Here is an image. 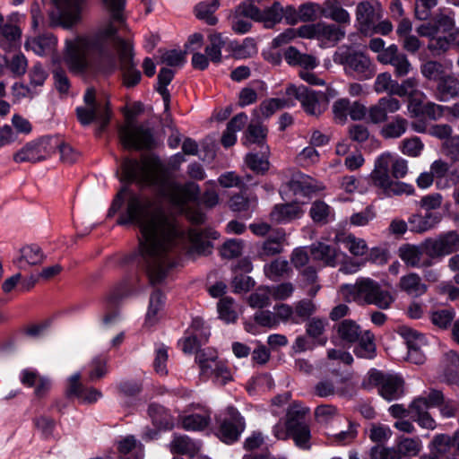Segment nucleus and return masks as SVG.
<instances>
[{
	"mask_svg": "<svg viewBox=\"0 0 459 459\" xmlns=\"http://www.w3.org/2000/svg\"><path fill=\"white\" fill-rule=\"evenodd\" d=\"M174 78V71L169 68H161L158 74V87L157 91L161 95L164 101L165 108H169V91L167 86Z\"/></svg>",
	"mask_w": 459,
	"mask_h": 459,
	"instance_id": "obj_49",
	"label": "nucleus"
},
{
	"mask_svg": "<svg viewBox=\"0 0 459 459\" xmlns=\"http://www.w3.org/2000/svg\"><path fill=\"white\" fill-rule=\"evenodd\" d=\"M370 380L377 385L379 394L388 402L397 400L403 394V381L396 375L376 370L370 374Z\"/></svg>",
	"mask_w": 459,
	"mask_h": 459,
	"instance_id": "obj_13",
	"label": "nucleus"
},
{
	"mask_svg": "<svg viewBox=\"0 0 459 459\" xmlns=\"http://www.w3.org/2000/svg\"><path fill=\"white\" fill-rule=\"evenodd\" d=\"M357 342L358 345L354 349L356 356L368 359H371L376 356L374 335L369 331H364Z\"/></svg>",
	"mask_w": 459,
	"mask_h": 459,
	"instance_id": "obj_38",
	"label": "nucleus"
},
{
	"mask_svg": "<svg viewBox=\"0 0 459 459\" xmlns=\"http://www.w3.org/2000/svg\"><path fill=\"white\" fill-rule=\"evenodd\" d=\"M399 149L404 155L410 157H418L421 154L424 149V143L419 137L413 136L403 139L400 143Z\"/></svg>",
	"mask_w": 459,
	"mask_h": 459,
	"instance_id": "obj_58",
	"label": "nucleus"
},
{
	"mask_svg": "<svg viewBox=\"0 0 459 459\" xmlns=\"http://www.w3.org/2000/svg\"><path fill=\"white\" fill-rule=\"evenodd\" d=\"M59 139L54 136H45L26 143L13 155L15 162H38L48 158L56 152Z\"/></svg>",
	"mask_w": 459,
	"mask_h": 459,
	"instance_id": "obj_9",
	"label": "nucleus"
},
{
	"mask_svg": "<svg viewBox=\"0 0 459 459\" xmlns=\"http://www.w3.org/2000/svg\"><path fill=\"white\" fill-rule=\"evenodd\" d=\"M126 198V208L118 223H133L140 229L142 264L151 283H160L169 268L175 265L174 248L186 245L190 254L209 253L210 245L203 234L192 229L186 232L177 217L164 209L154 198L123 188L115 197L108 216L116 213Z\"/></svg>",
	"mask_w": 459,
	"mask_h": 459,
	"instance_id": "obj_1",
	"label": "nucleus"
},
{
	"mask_svg": "<svg viewBox=\"0 0 459 459\" xmlns=\"http://www.w3.org/2000/svg\"><path fill=\"white\" fill-rule=\"evenodd\" d=\"M219 0H206L200 2L195 7V16L204 21L209 25H215L218 19L213 15L216 10L220 7Z\"/></svg>",
	"mask_w": 459,
	"mask_h": 459,
	"instance_id": "obj_35",
	"label": "nucleus"
},
{
	"mask_svg": "<svg viewBox=\"0 0 459 459\" xmlns=\"http://www.w3.org/2000/svg\"><path fill=\"white\" fill-rule=\"evenodd\" d=\"M407 127L408 121L400 116H396L382 127L380 134L385 139L399 138L405 134Z\"/></svg>",
	"mask_w": 459,
	"mask_h": 459,
	"instance_id": "obj_40",
	"label": "nucleus"
},
{
	"mask_svg": "<svg viewBox=\"0 0 459 459\" xmlns=\"http://www.w3.org/2000/svg\"><path fill=\"white\" fill-rule=\"evenodd\" d=\"M432 451L439 456H444L450 453L454 446L453 438L446 434L436 435L431 442Z\"/></svg>",
	"mask_w": 459,
	"mask_h": 459,
	"instance_id": "obj_59",
	"label": "nucleus"
},
{
	"mask_svg": "<svg viewBox=\"0 0 459 459\" xmlns=\"http://www.w3.org/2000/svg\"><path fill=\"white\" fill-rule=\"evenodd\" d=\"M345 29L334 24L325 22H317V31L316 39L320 42L322 47H334L345 38Z\"/></svg>",
	"mask_w": 459,
	"mask_h": 459,
	"instance_id": "obj_20",
	"label": "nucleus"
},
{
	"mask_svg": "<svg viewBox=\"0 0 459 459\" xmlns=\"http://www.w3.org/2000/svg\"><path fill=\"white\" fill-rule=\"evenodd\" d=\"M422 75L428 80L439 81L444 77V65L437 61H427L420 66Z\"/></svg>",
	"mask_w": 459,
	"mask_h": 459,
	"instance_id": "obj_60",
	"label": "nucleus"
},
{
	"mask_svg": "<svg viewBox=\"0 0 459 459\" xmlns=\"http://www.w3.org/2000/svg\"><path fill=\"white\" fill-rule=\"evenodd\" d=\"M119 138L126 149H150L153 144L152 132L149 126L137 124L129 117L119 129Z\"/></svg>",
	"mask_w": 459,
	"mask_h": 459,
	"instance_id": "obj_8",
	"label": "nucleus"
},
{
	"mask_svg": "<svg viewBox=\"0 0 459 459\" xmlns=\"http://www.w3.org/2000/svg\"><path fill=\"white\" fill-rule=\"evenodd\" d=\"M308 412V409L301 403L294 402L290 404L287 411V428L303 424L301 420Z\"/></svg>",
	"mask_w": 459,
	"mask_h": 459,
	"instance_id": "obj_62",
	"label": "nucleus"
},
{
	"mask_svg": "<svg viewBox=\"0 0 459 459\" xmlns=\"http://www.w3.org/2000/svg\"><path fill=\"white\" fill-rule=\"evenodd\" d=\"M430 171L433 174L437 186L438 187H447L450 186V166L442 160H437L430 165Z\"/></svg>",
	"mask_w": 459,
	"mask_h": 459,
	"instance_id": "obj_47",
	"label": "nucleus"
},
{
	"mask_svg": "<svg viewBox=\"0 0 459 459\" xmlns=\"http://www.w3.org/2000/svg\"><path fill=\"white\" fill-rule=\"evenodd\" d=\"M304 211L298 203L281 204L274 205L270 213L271 221L285 224L303 216Z\"/></svg>",
	"mask_w": 459,
	"mask_h": 459,
	"instance_id": "obj_24",
	"label": "nucleus"
},
{
	"mask_svg": "<svg viewBox=\"0 0 459 459\" xmlns=\"http://www.w3.org/2000/svg\"><path fill=\"white\" fill-rule=\"evenodd\" d=\"M425 253L423 246L421 247L413 245H403L399 248L400 258L411 267H429L432 265L431 258L422 259V254Z\"/></svg>",
	"mask_w": 459,
	"mask_h": 459,
	"instance_id": "obj_26",
	"label": "nucleus"
},
{
	"mask_svg": "<svg viewBox=\"0 0 459 459\" xmlns=\"http://www.w3.org/2000/svg\"><path fill=\"white\" fill-rule=\"evenodd\" d=\"M294 105L295 103L291 100H290L289 97L288 99L273 98L263 101L260 104L259 109L264 117H269L277 110L284 108H291Z\"/></svg>",
	"mask_w": 459,
	"mask_h": 459,
	"instance_id": "obj_48",
	"label": "nucleus"
},
{
	"mask_svg": "<svg viewBox=\"0 0 459 459\" xmlns=\"http://www.w3.org/2000/svg\"><path fill=\"white\" fill-rule=\"evenodd\" d=\"M401 102L391 96L380 98L377 102L368 109V118L373 124L384 123L388 118V114L397 112L401 108Z\"/></svg>",
	"mask_w": 459,
	"mask_h": 459,
	"instance_id": "obj_18",
	"label": "nucleus"
},
{
	"mask_svg": "<svg viewBox=\"0 0 459 459\" xmlns=\"http://www.w3.org/2000/svg\"><path fill=\"white\" fill-rule=\"evenodd\" d=\"M371 459H403L397 446H374L370 450Z\"/></svg>",
	"mask_w": 459,
	"mask_h": 459,
	"instance_id": "obj_64",
	"label": "nucleus"
},
{
	"mask_svg": "<svg viewBox=\"0 0 459 459\" xmlns=\"http://www.w3.org/2000/svg\"><path fill=\"white\" fill-rule=\"evenodd\" d=\"M117 54L123 71L124 84L134 87L142 76L133 63L132 47L117 36V30L111 23L94 33L65 40L64 62L74 74L110 73L117 67Z\"/></svg>",
	"mask_w": 459,
	"mask_h": 459,
	"instance_id": "obj_2",
	"label": "nucleus"
},
{
	"mask_svg": "<svg viewBox=\"0 0 459 459\" xmlns=\"http://www.w3.org/2000/svg\"><path fill=\"white\" fill-rule=\"evenodd\" d=\"M107 373V359L102 356L94 357L87 366L88 379L91 382L102 378Z\"/></svg>",
	"mask_w": 459,
	"mask_h": 459,
	"instance_id": "obj_51",
	"label": "nucleus"
},
{
	"mask_svg": "<svg viewBox=\"0 0 459 459\" xmlns=\"http://www.w3.org/2000/svg\"><path fill=\"white\" fill-rule=\"evenodd\" d=\"M272 298L270 287H261L249 296L248 302L252 307L262 308L270 305Z\"/></svg>",
	"mask_w": 459,
	"mask_h": 459,
	"instance_id": "obj_61",
	"label": "nucleus"
},
{
	"mask_svg": "<svg viewBox=\"0 0 459 459\" xmlns=\"http://www.w3.org/2000/svg\"><path fill=\"white\" fill-rule=\"evenodd\" d=\"M244 428L243 417L235 408L230 407L227 416L221 422L218 436L224 443L231 444L238 440Z\"/></svg>",
	"mask_w": 459,
	"mask_h": 459,
	"instance_id": "obj_14",
	"label": "nucleus"
},
{
	"mask_svg": "<svg viewBox=\"0 0 459 459\" xmlns=\"http://www.w3.org/2000/svg\"><path fill=\"white\" fill-rule=\"evenodd\" d=\"M261 148V154L250 152L245 159L247 167L257 174H263L269 169L268 147L262 145Z\"/></svg>",
	"mask_w": 459,
	"mask_h": 459,
	"instance_id": "obj_39",
	"label": "nucleus"
},
{
	"mask_svg": "<svg viewBox=\"0 0 459 459\" xmlns=\"http://www.w3.org/2000/svg\"><path fill=\"white\" fill-rule=\"evenodd\" d=\"M118 450L121 459H143V448L141 443L132 437H126L119 442Z\"/></svg>",
	"mask_w": 459,
	"mask_h": 459,
	"instance_id": "obj_34",
	"label": "nucleus"
},
{
	"mask_svg": "<svg viewBox=\"0 0 459 459\" xmlns=\"http://www.w3.org/2000/svg\"><path fill=\"white\" fill-rule=\"evenodd\" d=\"M310 252L314 259L322 261L326 265H335L337 254L332 246L317 242L311 246Z\"/></svg>",
	"mask_w": 459,
	"mask_h": 459,
	"instance_id": "obj_37",
	"label": "nucleus"
},
{
	"mask_svg": "<svg viewBox=\"0 0 459 459\" xmlns=\"http://www.w3.org/2000/svg\"><path fill=\"white\" fill-rule=\"evenodd\" d=\"M355 15L361 30H369L382 18V5L377 0L359 2L356 6Z\"/></svg>",
	"mask_w": 459,
	"mask_h": 459,
	"instance_id": "obj_17",
	"label": "nucleus"
},
{
	"mask_svg": "<svg viewBox=\"0 0 459 459\" xmlns=\"http://www.w3.org/2000/svg\"><path fill=\"white\" fill-rule=\"evenodd\" d=\"M285 232L282 230H277L273 234L264 241L259 250L260 258L273 256L282 252V242L285 240Z\"/></svg>",
	"mask_w": 459,
	"mask_h": 459,
	"instance_id": "obj_31",
	"label": "nucleus"
},
{
	"mask_svg": "<svg viewBox=\"0 0 459 459\" xmlns=\"http://www.w3.org/2000/svg\"><path fill=\"white\" fill-rule=\"evenodd\" d=\"M443 219L441 212L414 213L408 222L412 232L423 233L434 229Z\"/></svg>",
	"mask_w": 459,
	"mask_h": 459,
	"instance_id": "obj_25",
	"label": "nucleus"
},
{
	"mask_svg": "<svg viewBox=\"0 0 459 459\" xmlns=\"http://www.w3.org/2000/svg\"><path fill=\"white\" fill-rule=\"evenodd\" d=\"M240 11L242 13L249 14L251 20L263 22L265 28L273 27L283 18L282 5L279 2H274L264 10H260L252 3V5H246Z\"/></svg>",
	"mask_w": 459,
	"mask_h": 459,
	"instance_id": "obj_15",
	"label": "nucleus"
},
{
	"mask_svg": "<svg viewBox=\"0 0 459 459\" xmlns=\"http://www.w3.org/2000/svg\"><path fill=\"white\" fill-rule=\"evenodd\" d=\"M423 249L431 260L448 255L459 250V234L455 230L439 234L435 238L427 239Z\"/></svg>",
	"mask_w": 459,
	"mask_h": 459,
	"instance_id": "obj_10",
	"label": "nucleus"
},
{
	"mask_svg": "<svg viewBox=\"0 0 459 459\" xmlns=\"http://www.w3.org/2000/svg\"><path fill=\"white\" fill-rule=\"evenodd\" d=\"M283 56L290 65H299L304 69H314L319 65V61L315 56L301 53L292 46L285 49Z\"/></svg>",
	"mask_w": 459,
	"mask_h": 459,
	"instance_id": "obj_28",
	"label": "nucleus"
},
{
	"mask_svg": "<svg viewBox=\"0 0 459 459\" xmlns=\"http://www.w3.org/2000/svg\"><path fill=\"white\" fill-rule=\"evenodd\" d=\"M334 241L337 244H342L355 256H362L368 250L366 241L363 238H356L352 234L337 233Z\"/></svg>",
	"mask_w": 459,
	"mask_h": 459,
	"instance_id": "obj_30",
	"label": "nucleus"
},
{
	"mask_svg": "<svg viewBox=\"0 0 459 459\" xmlns=\"http://www.w3.org/2000/svg\"><path fill=\"white\" fill-rule=\"evenodd\" d=\"M266 128L263 126L258 119H252L247 126L243 138V144L253 143L262 144L266 136Z\"/></svg>",
	"mask_w": 459,
	"mask_h": 459,
	"instance_id": "obj_45",
	"label": "nucleus"
},
{
	"mask_svg": "<svg viewBox=\"0 0 459 459\" xmlns=\"http://www.w3.org/2000/svg\"><path fill=\"white\" fill-rule=\"evenodd\" d=\"M459 97V80L454 75H445L437 85L436 99L439 101H448Z\"/></svg>",
	"mask_w": 459,
	"mask_h": 459,
	"instance_id": "obj_29",
	"label": "nucleus"
},
{
	"mask_svg": "<svg viewBox=\"0 0 459 459\" xmlns=\"http://www.w3.org/2000/svg\"><path fill=\"white\" fill-rule=\"evenodd\" d=\"M401 335L405 341L407 350H421L426 345V338L423 334L411 328H402Z\"/></svg>",
	"mask_w": 459,
	"mask_h": 459,
	"instance_id": "obj_54",
	"label": "nucleus"
},
{
	"mask_svg": "<svg viewBox=\"0 0 459 459\" xmlns=\"http://www.w3.org/2000/svg\"><path fill=\"white\" fill-rule=\"evenodd\" d=\"M321 16L333 21L338 26L345 29L351 22L350 13L337 0H326L321 4Z\"/></svg>",
	"mask_w": 459,
	"mask_h": 459,
	"instance_id": "obj_21",
	"label": "nucleus"
},
{
	"mask_svg": "<svg viewBox=\"0 0 459 459\" xmlns=\"http://www.w3.org/2000/svg\"><path fill=\"white\" fill-rule=\"evenodd\" d=\"M164 306V296L160 290H154L151 297L146 313L145 323L153 325L159 320V316Z\"/></svg>",
	"mask_w": 459,
	"mask_h": 459,
	"instance_id": "obj_42",
	"label": "nucleus"
},
{
	"mask_svg": "<svg viewBox=\"0 0 459 459\" xmlns=\"http://www.w3.org/2000/svg\"><path fill=\"white\" fill-rule=\"evenodd\" d=\"M85 107L76 108L78 120L83 126H88L91 122L99 124V134H100L110 119V111L107 103L95 100V91L92 88L87 89L84 93Z\"/></svg>",
	"mask_w": 459,
	"mask_h": 459,
	"instance_id": "obj_6",
	"label": "nucleus"
},
{
	"mask_svg": "<svg viewBox=\"0 0 459 459\" xmlns=\"http://www.w3.org/2000/svg\"><path fill=\"white\" fill-rule=\"evenodd\" d=\"M309 214L314 222L320 224H326L334 217L333 209L320 200L312 204Z\"/></svg>",
	"mask_w": 459,
	"mask_h": 459,
	"instance_id": "obj_41",
	"label": "nucleus"
},
{
	"mask_svg": "<svg viewBox=\"0 0 459 459\" xmlns=\"http://www.w3.org/2000/svg\"><path fill=\"white\" fill-rule=\"evenodd\" d=\"M377 60L384 65H391L398 77L407 75L411 70V64L408 57L394 44L390 45L378 54Z\"/></svg>",
	"mask_w": 459,
	"mask_h": 459,
	"instance_id": "obj_16",
	"label": "nucleus"
},
{
	"mask_svg": "<svg viewBox=\"0 0 459 459\" xmlns=\"http://www.w3.org/2000/svg\"><path fill=\"white\" fill-rule=\"evenodd\" d=\"M84 0H55L56 12L50 13L51 23L65 29L71 28L80 19V12Z\"/></svg>",
	"mask_w": 459,
	"mask_h": 459,
	"instance_id": "obj_12",
	"label": "nucleus"
},
{
	"mask_svg": "<svg viewBox=\"0 0 459 459\" xmlns=\"http://www.w3.org/2000/svg\"><path fill=\"white\" fill-rule=\"evenodd\" d=\"M391 162L392 155L390 153L381 154L376 160L375 168L370 174L372 184L375 186L380 188L383 193L392 181V178L389 175Z\"/></svg>",
	"mask_w": 459,
	"mask_h": 459,
	"instance_id": "obj_19",
	"label": "nucleus"
},
{
	"mask_svg": "<svg viewBox=\"0 0 459 459\" xmlns=\"http://www.w3.org/2000/svg\"><path fill=\"white\" fill-rule=\"evenodd\" d=\"M122 180L154 187L171 204L180 208L196 201L200 194L199 186L194 182L181 185L171 180L166 166L153 156H144L140 160L126 159L122 164Z\"/></svg>",
	"mask_w": 459,
	"mask_h": 459,
	"instance_id": "obj_3",
	"label": "nucleus"
},
{
	"mask_svg": "<svg viewBox=\"0 0 459 459\" xmlns=\"http://www.w3.org/2000/svg\"><path fill=\"white\" fill-rule=\"evenodd\" d=\"M80 379V373H75L70 377L67 387L68 395H74L81 402L86 403H92L97 402L102 396L101 392L93 387L88 388L83 386L81 384Z\"/></svg>",
	"mask_w": 459,
	"mask_h": 459,
	"instance_id": "obj_22",
	"label": "nucleus"
},
{
	"mask_svg": "<svg viewBox=\"0 0 459 459\" xmlns=\"http://www.w3.org/2000/svg\"><path fill=\"white\" fill-rule=\"evenodd\" d=\"M395 80L392 78V75L387 73L379 74L374 82V91L377 93H387L388 96H393L394 91V85H396Z\"/></svg>",
	"mask_w": 459,
	"mask_h": 459,
	"instance_id": "obj_57",
	"label": "nucleus"
},
{
	"mask_svg": "<svg viewBox=\"0 0 459 459\" xmlns=\"http://www.w3.org/2000/svg\"><path fill=\"white\" fill-rule=\"evenodd\" d=\"M399 288L412 297H420L426 293L427 285L422 282L420 277L414 273L403 275L400 279Z\"/></svg>",
	"mask_w": 459,
	"mask_h": 459,
	"instance_id": "obj_32",
	"label": "nucleus"
},
{
	"mask_svg": "<svg viewBox=\"0 0 459 459\" xmlns=\"http://www.w3.org/2000/svg\"><path fill=\"white\" fill-rule=\"evenodd\" d=\"M45 259L41 248L37 245H30L21 249V257L18 260V266L24 268L28 265H38Z\"/></svg>",
	"mask_w": 459,
	"mask_h": 459,
	"instance_id": "obj_36",
	"label": "nucleus"
},
{
	"mask_svg": "<svg viewBox=\"0 0 459 459\" xmlns=\"http://www.w3.org/2000/svg\"><path fill=\"white\" fill-rule=\"evenodd\" d=\"M56 43V38L50 33H47L28 39L25 42V48L33 51L38 56H46L55 50Z\"/></svg>",
	"mask_w": 459,
	"mask_h": 459,
	"instance_id": "obj_27",
	"label": "nucleus"
},
{
	"mask_svg": "<svg viewBox=\"0 0 459 459\" xmlns=\"http://www.w3.org/2000/svg\"><path fill=\"white\" fill-rule=\"evenodd\" d=\"M333 60L342 65L346 75L359 81L371 79L377 72L368 56L348 46L340 47L333 54Z\"/></svg>",
	"mask_w": 459,
	"mask_h": 459,
	"instance_id": "obj_5",
	"label": "nucleus"
},
{
	"mask_svg": "<svg viewBox=\"0 0 459 459\" xmlns=\"http://www.w3.org/2000/svg\"><path fill=\"white\" fill-rule=\"evenodd\" d=\"M397 448L402 457L417 455L421 447V441L419 437H400L397 441Z\"/></svg>",
	"mask_w": 459,
	"mask_h": 459,
	"instance_id": "obj_52",
	"label": "nucleus"
},
{
	"mask_svg": "<svg viewBox=\"0 0 459 459\" xmlns=\"http://www.w3.org/2000/svg\"><path fill=\"white\" fill-rule=\"evenodd\" d=\"M418 87V80L414 77L407 78L403 81L401 83L396 82V85H394V95L398 97H410L415 94H420L425 97V94L417 89Z\"/></svg>",
	"mask_w": 459,
	"mask_h": 459,
	"instance_id": "obj_55",
	"label": "nucleus"
},
{
	"mask_svg": "<svg viewBox=\"0 0 459 459\" xmlns=\"http://www.w3.org/2000/svg\"><path fill=\"white\" fill-rule=\"evenodd\" d=\"M265 276L271 281H277L281 278L289 276L291 273V267L289 262L281 257H278L264 266Z\"/></svg>",
	"mask_w": 459,
	"mask_h": 459,
	"instance_id": "obj_33",
	"label": "nucleus"
},
{
	"mask_svg": "<svg viewBox=\"0 0 459 459\" xmlns=\"http://www.w3.org/2000/svg\"><path fill=\"white\" fill-rule=\"evenodd\" d=\"M286 95L297 100L304 111L310 116L319 117L328 108V98L323 91H313L304 85H290Z\"/></svg>",
	"mask_w": 459,
	"mask_h": 459,
	"instance_id": "obj_7",
	"label": "nucleus"
},
{
	"mask_svg": "<svg viewBox=\"0 0 459 459\" xmlns=\"http://www.w3.org/2000/svg\"><path fill=\"white\" fill-rule=\"evenodd\" d=\"M288 430L298 447L303 450L310 449L311 433L308 425L306 423L296 426L290 425V427L288 428Z\"/></svg>",
	"mask_w": 459,
	"mask_h": 459,
	"instance_id": "obj_44",
	"label": "nucleus"
},
{
	"mask_svg": "<svg viewBox=\"0 0 459 459\" xmlns=\"http://www.w3.org/2000/svg\"><path fill=\"white\" fill-rule=\"evenodd\" d=\"M335 338L343 345L350 347L357 342L363 334L360 326L351 319H344L334 325Z\"/></svg>",
	"mask_w": 459,
	"mask_h": 459,
	"instance_id": "obj_23",
	"label": "nucleus"
},
{
	"mask_svg": "<svg viewBox=\"0 0 459 459\" xmlns=\"http://www.w3.org/2000/svg\"><path fill=\"white\" fill-rule=\"evenodd\" d=\"M210 422V413L203 411L202 413H194L183 417L182 425L186 430L204 429Z\"/></svg>",
	"mask_w": 459,
	"mask_h": 459,
	"instance_id": "obj_50",
	"label": "nucleus"
},
{
	"mask_svg": "<svg viewBox=\"0 0 459 459\" xmlns=\"http://www.w3.org/2000/svg\"><path fill=\"white\" fill-rule=\"evenodd\" d=\"M209 45L205 48V54L213 63H219L221 60V48L225 45L221 34L214 33L209 37Z\"/></svg>",
	"mask_w": 459,
	"mask_h": 459,
	"instance_id": "obj_53",
	"label": "nucleus"
},
{
	"mask_svg": "<svg viewBox=\"0 0 459 459\" xmlns=\"http://www.w3.org/2000/svg\"><path fill=\"white\" fill-rule=\"evenodd\" d=\"M350 109L351 101L349 99H338L333 103L332 106L333 119L340 124L345 123L348 116L350 115Z\"/></svg>",
	"mask_w": 459,
	"mask_h": 459,
	"instance_id": "obj_63",
	"label": "nucleus"
},
{
	"mask_svg": "<svg viewBox=\"0 0 459 459\" xmlns=\"http://www.w3.org/2000/svg\"><path fill=\"white\" fill-rule=\"evenodd\" d=\"M257 204L256 197H247L243 195H233L230 202V208L234 212H243L247 217L255 210Z\"/></svg>",
	"mask_w": 459,
	"mask_h": 459,
	"instance_id": "obj_46",
	"label": "nucleus"
},
{
	"mask_svg": "<svg viewBox=\"0 0 459 459\" xmlns=\"http://www.w3.org/2000/svg\"><path fill=\"white\" fill-rule=\"evenodd\" d=\"M195 360L199 364L201 375L208 378H212L216 384L223 385L232 380L230 368L224 362L218 360L215 354L206 357L204 351H199L197 352Z\"/></svg>",
	"mask_w": 459,
	"mask_h": 459,
	"instance_id": "obj_11",
	"label": "nucleus"
},
{
	"mask_svg": "<svg viewBox=\"0 0 459 459\" xmlns=\"http://www.w3.org/2000/svg\"><path fill=\"white\" fill-rule=\"evenodd\" d=\"M342 292L359 305H375L381 309H387L394 301V297L380 284L370 278H359L354 285H343Z\"/></svg>",
	"mask_w": 459,
	"mask_h": 459,
	"instance_id": "obj_4",
	"label": "nucleus"
},
{
	"mask_svg": "<svg viewBox=\"0 0 459 459\" xmlns=\"http://www.w3.org/2000/svg\"><path fill=\"white\" fill-rule=\"evenodd\" d=\"M246 5H252V3L244 2L240 4L230 15L231 28L238 34L247 33L251 28V22L248 21V19H250V15L242 13L240 11V9Z\"/></svg>",
	"mask_w": 459,
	"mask_h": 459,
	"instance_id": "obj_43",
	"label": "nucleus"
},
{
	"mask_svg": "<svg viewBox=\"0 0 459 459\" xmlns=\"http://www.w3.org/2000/svg\"><path fill=\"white\" fill-rule=\"evenodd\" d=\"M218 313L221 320L226 323H233L237 319V312L234 309V301L231 298L224 297L218 302Z\"/></svg>",
	"mask_w": 459,
	"mask_h": 459,
	"instance_id": "obj_56",
	"label": "nucleus"
}]
</instances>
